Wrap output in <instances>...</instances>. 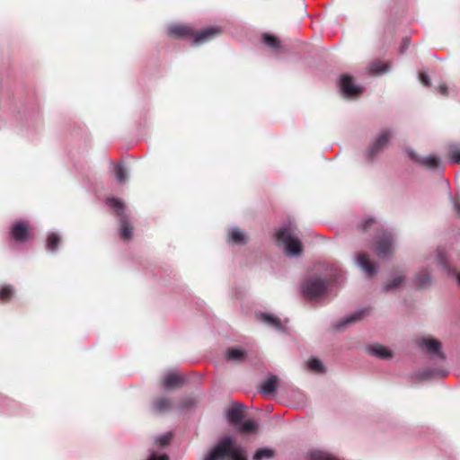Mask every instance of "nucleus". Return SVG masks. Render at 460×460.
<instances>
[{
    "label": "nucleus",
    "mask_w": 460,
    "mask_h": 460,
    "mask_svg": "<svg viewBox=\"0 0 460 460\" xmlns=\"http://www.w3.org/2000/svg\"><path fill=\"white\" fill-rule=\"evenodd\" d=\"M439 93L442 94V95H447V87L446 84H442L439 86Z\"/></svg>",
    "instance_id": "ea45409f"
},
{
    "label": "nucleus",
    "mask_w": 460,
    "mask_h": 460,
    "mask_svg": "<svg viewBox=\"0 0 460 460\" xmlns=\"http://www.w3.org/2000/svg\"><path fill=\"white\" fill-rule=\"evenodd\" d=\"M393 136V132L390 129L383 130L374 140L372 145L367 151V156L368 159H374L384 148L387 146L389 140Z\"/></svg>",
    "instance_id": "0eeeda50"
},
{
    "label": "nucleus",
    "mask_w": 460,
    "mask_h": 460,
    "mask_svg": "<svg viewBox=\"0 0 460 460\" xmlns=\"http://www.w3.org/2000/svg\"><path fill=\"white\" fill-rule=\"evenodd\" d=\"M367 313H368L367 309L358 310V311L346 316L340 322H338L335 324V328L339 331L343 330L350 323H356V322L359 321L360 319H362L365 315L367 314Z\"/></svg>",
    "instance_id": "2eb2a0df"
},
{
    "label": "nucleus",
    "mask_w": 460,
    "mask_h": 460,
    "mask_svg": "<svg viewBox=\"0 0 460 460\" xmlns=\"http://www.w3.org/2000/svg\"><path fill=\"white\" fill-rule=\"evenodd\" d=\"M356 262L368 278L373 277L377 272V267L369 261L365 252H358L357 254Z\"/></svg>",
    "instance_id": "9b49d317"
},
{
    "label": "nucleus",
    "mask_w": 460,
    "mask_h": 460,
    "mask_svg": "<svg viewBox=\"0 0 460 460\" xmlns=\"http://www.w3.org/2000/svg\"><path fill=\"white\" fill-rule=\"evenodd\" d=\"M308 368L316 373H323L324 371V367L323 363L317 358H311L307 362Z\"/></svg>",
    "instance_id": "7c9ffc66"
},
{
    "label": "nucleus",
    "mask_w": 460,
    "mask_h": 460,
    "mask_svg": "<svg viewBox=\"0 0 460 460\" xmlns=\"http://www.w3.org/2000/svg\"><path fill=\"white\" fill-rule=\"evenodd\" d=\"M453 207L456 215L460 217V199L456 197L453 199Z\"/></svg>",
    "instance_id": "4c0bfd02"
},
{
    "label": "nucleus",
    "mask_w": 460,
    "mask_h": 460,
    "mask_svg": "<svg viewBox=\"0 0 460 460\" xmlns=\"http://www.w3.org/2000/svg\"><path fill=\"white\" fill-rule=\"evenodd\" d=\"M411 40L408 37L402 39V41L400 46V51L403 53L410 46Z\"/></svg>",
    "instance_id": "e433bc0d"
},
{
    "label": "nucleus",
    "mask_w": 460,
    "mask_h": 460,
    "mask_svg": "<svg viewBox=\"0 0 460 460\" xmlns=\"http://www.w3.org/2000/svg\"><path fill=\"white\" fill-rule=\"evenodd\" d=\"M430 272L427 269L420 270L414 278V284L417 288H424L428 287L430 284Z\"/></svg>",
    "instance_id": "6ab92c4d"
},
{
    "label": "nucleus",
    "mask_w": 460,
    "mask_h": 460,
    "mask_svg": "<svg viewBox=\"0 0 460 460\" xmlns=\"http://www.w3.org/2000/svg\"><path fill=\"white\" fill-rule=\"evenodd\" d=\"M230 241L235 244H243L245 243L244 234L238 228H233L229 233Z\"/></svg>",
    "instance_id": "393cba45"
},
{
    "label": "nucleus",
    "mask_w": 460,
    "mask_h": 460,
    "mask_svg": "<svg viewBox=\"0 0 460 460\" xmlns=\"http://www.w3.org/2000/svg\"><path fill=\"white\" fill-rule=\"evenodd\" d=\"M172 406V401L168 397H160L153 402V408L157 412H165L169 411Z\"/></svg>",
    "instance_id": "5701e85b"
},
{
    "label": "nucleus",
    "mask_w": 460,
    "mask_h": 460,
    "mask_svg": "<svg viewBox=\"0 0 460 460\" xmlns=\"http://www.w3.org/2000/svg\"><path fill=\"white\" fill-rule=\"evenodd\" d=\"M60 243V236L58 234L51 233L47 239V249L55 252Z\"/></svg>",
    "instance_id": "c85d7f7f"
},
{
    "label": "nucleus",
    "mask_w": 460,
    "mask_h": 460,
    "mask_svg": "<svg viewBox=\"0 0 460 460\" xmlns=\"http://www.w3.org/2000/svg\"><path fill=\"white\" fill-rule=\"evenodd\" d=\"M257 318L261 322L274 328L277 331H279V332L285 331V327H284L281 320L275 315L266 314V313H260L257 314Z\"/></svg>",
    "instance_id": "dca6fc26"
},
{
    "label": "nucleus",
    "mask_w": 460,
    "mask_h": 460,
    "mask_svg": "<svg viewBox=\"0 0 460 460\" xmlns=\"http://www.w3.org/2000/svg\"><path fill=\"white\" fill-rule=\"evenodd\" d=\"M404 281V278L402 276L394 277L391 281L387 282L384 286V290L385 292L392 291L399 288Z\"/></svg>",
    "instance_id": "bb28decb"
},
{
    "label": "nucleus",
    "mask_w": 460,
    "mask_h": 460,
    "mask_svg": "<svg viewBox=\"0 0 460 460\" xmlns=\"http://www.w3.org/2000/svg\"><path fill=\"white\" fill-rule=\"evenodd\" d=\"M226 457H230V460H246L241 449L235 447L234 440L228 436L222 438L204 460H224Z\"/></svg>",
    "instance_id": "20e7f679"
},
{
    "label": "nucleus",
    "mask_w": 460,
    "mask_h": 460,
    "mask_svg": "<svg viewBox=\"0 0 460 460\" xmlns=\"http://www.w3.org/2000/svg\"><path fill=\"white\" fill-rule=\"evenodd\" d=\"M339 87L346 98L358 97L363 92V87L361 85L355 84L353 78L348 75H341Z\"/></svg>",
    "instance_id": "6e6552de"
},
{
    "label": "nucleus",
    "mask_w": 460,
    "mask_h": 460,
    "mask_svg": "<svg viewBox=\"0 0 460 460\" xmlns=\"http://www.w3.org/2000/svg\"><path fill=\"white\" fill-rule=\"evenodd\" d=\"M358 229L363 232L370 230L382 231V234L377 236L375 244V252L381 259L389 257L394 252V235L391 231L384 230L383 226L376 219L369 217L365 219L362 224L358 226Z\"/></svg>",
    "instance_id": "f03ea898"
},
{
    "label": "nucleus",
    "mask_w": 460,
    "mask_h": 460,
    "mask_svg": "<svg viewBox=\"0 0 460 460\" xmlns=\"http://www.w3.org/2000/svg\"><path fill=\"white\" fill-rule=\"evenodd\" d=\"M450 162L453 164H460V149L451 151Z\"/></svg>",
    "instance_id": "f704fd0d"
},
{
    "label": "nucleus",
    "mask_w": 460,
    "mask_h": 460,
    "mask_svg": "<svg viewBox=\"0 0 460 460\" xmlns=\"http://www.w3.org/2000/svg\"><path fill=\"white\" fill-rule=\"evenodd\" d=\"M262 39H263V42L268 47L272 49L274 51L279 52L280 50L281 45H280V41L278 38H276L270 34L265 33V34H263Z\"/></svg>",
    "instance_id": "b1692460"
},
{
    "label": "nucleus",
    "mask_w": 460,
    "mask_h": 460,
    "mask_svg": "<svg viewBox=\"0 0 460 460\" xmlns=\"http://www.w3.org/2000/svg\"><path fill=\"white\" fill-rule=\"evenodd\" d=\"M367 351L369 354H371L380 359H389L393 356V353L389 349H387L380 344L369 345L367 347Z\"/></svg>",
    "instance_id": "a211bd4d"
},
{
    "label": "nucleus",
    "mask_w": 460,
    "mask_h": 460,
    "mask_svg": "<svg viewBox=\"0 0 460 460\" xmlns=\"http://www.w3.org/2000/svg\"><path fill=\"white\" fill-rule=\"evenodd\" d=\"M417 345L427 353L437 356L440 359H444V355L441 352V343L438 340L421 338L417 341Z\"/></svg>",
    "instance_id": "9d476101"
},
{
    "label": "nucleus",
    "mask_w": 460,
    "mask_h": 460,
    "mask_svg": "<svg viewBox=\"0 0 460 460\" xmlns=\"http://www.w3.org/2000/svg\"><path fill=\"white\" fill-rule=\"evenodd\" d=\"M432 262H435L447 275L456 277L460 286V274H457L456 270L449 264L443 248H438L436 254L432 257Z\"/></svg>",
    "instance_id": "1a4fd4ad"
},
{
    "label": "nucleus",
    "mask_w": 460,
    "mask_h": 460,
    "mask_svg": "<svg viewBox=\"0 0 460 460\" xmlns=\"http://www.w3.org/2000/svg\"><path fill=\"white\" fill-rule=\"evenodd\" d=\"M193 402L191 399H187L183 402L182 407H190L192 405Z\"/></svg>",
    "instance_id": "a19ab883"
},
{
    "label": "nucleus",
    "mask_w": 460,
    "mask_h": 460,
    "mask_svg": "<svg viewBox=\"0 0 460 460\" xmlns=\"http://www.w3.org/2000/svg\"><path fill=\"white\" fill-rule=\"evenodd\" d=\"M148 460H169L167 455H158L155 452H152Z\"/></svg>",
    "instance_id": "c9c22d12"
},
{
    "label": "nucleus",
    "mask_w": 460,
    "mask_h": 460,
    "mask_svg": "<svg viewBox=\"0 0 460 460\" xmlns=\"http://www.w3.org/2000/svg\"><path fill=\"white\" fill-rule=\"evenodd\" d=\"M276 241L288 257H299L302 254L303 244L296 234V226L291 223L283 226L276 232Z\"/></svg>",
    "instance_id": "7ed1b4c3"
},
{
    "label": "nucleus",
    "mask_w": 460,
    "mask_h": 460,
    "mask_svg": "<svg viewBox=\"0 0 460 460\" xmlns=\"http://www.w3.org/2000/svg\"><path fill=\"white\" fill-rule=\"evenodd\" d=\"M274 456V450L270 448H259L253 456L254 460L270 459Z\"/></svg>",
    "instance_id": "cd10ccee"
},
{
    "label": "nucleus",
    "mask_w": 460,
    "mask_h": 460,
    "mask_svg": "<svg viewBox=\"0 0 460 460\" xmlns=\"http://www.w3.org/2000/svg\"><path fill=\"white\" fill-rule=\"evenodd\" d=\"M219 33L216 28H206L202 31L194 32L190 27L184 25H172L169 28V34L176 38H192L195 43H204Z\"/></svg>",
    "instance_id": "39448f33"
},
{
    "label": "nucleus",
    "mask_w": 460,
    "mask_h": 460,
    "mask_svg": "<svg viewBox=\"0 0 460 460\" xmlns=\"http://www.w3.org/2000/svg\"><path fill=\"white\" fill-rule=\"evenodd\" d=\"M114 172L116 179L119 183H123L127 181L128 172L122 164L119 163L115 165Z\"/></svg>",
    "instance_id": "a878e982"
},
{
    "label": "nucleus",
    "mask_w": 460,
    "mask_h": 460,
    "mask_svg": "<svg viewBox=\"0 0 460 460\" xmlns=\"http://www.w3.org/2000/svg\"><path fill=\"white\" fill-rule=\"evenodd\" d=\"M227 420L234 426L242 425L243 420V405L241 403H234L226 411Z\"/></svg>",
    "instance_id": "4468645a"
},
{
    "label": "nucleus",
    "mask_w": 460,
    "mask_h": 460,
    "mask_svg": "<svg viewBox=\"0 0 460 460\" xmlns=\"http://www.w3.org/2000/svg\"><path fill=\"white\" fill-rule=\"evenodd\" d=\"M420 80L425 86H429L430 84L429 77L424 73L420 74Z\"/></svg>",
    "instance_id": "58836bf2"
},
{
    "label": "nucleus",
    "mask_w": 460,
    "mask_h": 460,
    "mask_svg": "<svg viewBox=\"0 0 460 460\" xmlns=\"http://www.w3.org/2000/svg\"><path fill=\"white\" fill-rule=\"evenodd\" d=\"M388 70V65L380 61L374 62L369 66V71L375 75H380Z\"/></svg>",
    "instance_id": "c756f323"
},
{
    "label": "nucleus",
    "mask_w": 460,
    "mask_h": 460,
    "mask_svg": "<svg viewBox=\"0 0 460 460\" xmlns=\"http://www.w3.org/2000/svg\"><path fill=\"white\" fill-rule=\"evenodd\" d=\"M236 428L244 433H252L257 429V425L255 422L248 420L245 422L242 421V425L237 426Z\"/></svg>",
    "instance_id": "2f4dec72"
},
{
    "label": "nucleus",
    "mask_w": 460,
    "mask_h": 460,
    "mask_svg": "<svg viewBox=\"0 0 460 460\" xmlns=\"http://www.w3.org/2000/svg\"><path fill=\"white\" fill-rule=\"evenodd\" d=\"M12 237L19 243H24L29 238V226L25 221L15 223L11 229Z\"/></svg>",
    "instance_id": "f8f14e48"
},
{
    "label": "nucleus",
    "mask_w": 460,
    "mask_h": 460,
    "mask_svg": "<svg viewBox=\"0 0 460 460\" xmlns=\"http://www.w3.org/2000/svg\"><path fill=\"white\" fill-rule=\"evenodd\" d=\"M172 438L171 433L161 435L155 438V444L161 447H164L169 444Z\"/></svg>",
    "instance_id": "72a5a7b5"
},
{
    "label": "nucleus",
    "mask_w": 460,
    "mask_h": 460,
    "mask_svg": "<svg viewBox=\"0 0 460 460\" xmlns=\"http://www.w3.org/2000/svg\"><path fill=\"white\" fill-rule=\"evenodd\" d=\"M109 207L115 210L116 215L119 217V235L124 240H129L132 236V226L128 221V216L125 214L123 203L115 198H109L106 200Z\"/></svg>",
    "instance_id": "423d86ee"
},
{
    "label": "nucleus",
    "mask_w": 460,
    "mask_h": 460,
    "mask_svg": "<svg viewBox=\"0 0 460 460\" xmlns=\"http://www.w3.org/2000/svg\"><path fill=\"white\" fill-rule=\"evenodd\" d=\"M447 375V372L438 368H426L417 373V376L420 380H428L437 376L444 377Z\"/></svg>",
    "instance_id": "aec40b11"
},
{
    "label": "nucleus",
    "mask_w": 460,
    "mask_h": 460,
    "mask_svg": "<svg viewBox=\"0 0 460 460\" xmlns=\"http://www.w3.org/2000/svg\"><path fill=\"white\" fill-rule=\"evenodd\" d=\"M225 356L228 361L234 362H243L246 358L245 351L237 348L227 349Z\"/></svg>",
    "instance_id": "412c9836"
},
{
    "label": "nucleus",
    "mask_w": 460,
    "mask_h": 460,
    "mask_svg": "<svg viewBox=\"0 0 460 460\" xmlns=\"http://www.w3.org/2000/svg\"><path fill=\"white\" fill-rule=\"evenodd\" d=\"M409 157L416 163L429 168L437 169L439 166V160L434 155H429L426 157H419L413 151H407Z\"/></svg>",
    "instance_id": "ddd939ff"
},
{
    "label": "nucleus",
    "mask_w": 460,
    "mask_h": 460,
    "mask_svg": "<svg viewBox=\"0 0 460 460\" xmlns=\"http://www.w3.org/2000/svg\"><path fill=\"white\" fill-rule=\"evenodd\" d=\"M278 377L270 375V377L261 385V393L263 394H271L277 389Z\"/></svg>",
    "instance_id": "4be33fe9"
},
{
    "label": "nucleus",
    "mask_w": 460,
    "mask_h": 460,
    "mask_svg": "<svg viewBox=\"0 0 460 460\" xmlns=\"http://www.w3.org/2000/svg\"><path fill=\"white\" fill-rule=\"evenodd\" d=\"M184 384V379L181 376L175 373H169L164 376L163 379V385L165 389H173L181 387Z\"/></svg>",
    "instance_id": "f3484780"
},
{
    "label": "nucleus",
    "mask_w": 460,
    "mask_h": 460,
    "mask_svg": "<svg viewBox=\"0 0 460 460\" xmlns=\"http://www.w3.org/2000/svg\"><path fill=\"white\" fill-rule=\"evenodd\" d=\"M13 295V288L12 286H4L0 289V301L6 302Z\"/></svg>",
    "instance_id": "473e14b6"
},
{
    "label": "nucleus",
    "mask_w": 460,
    "mask_h": 460,
    "mask_svg": "<svg viewBox=\"0 0 460 460\" xmlns=\"http://www.w3.org/2000/svg\"><path fill=\"white\" fill-rule=\"evenodd\" d=\"M343 279L342 270L332 266L330 273L324 278L310 276L302 284L301 289L304 296L314 301L325 297L331 290L332 283H338Z\"/></svg>",
    "instance_id": "f257e3e1"
}]
</instances>
